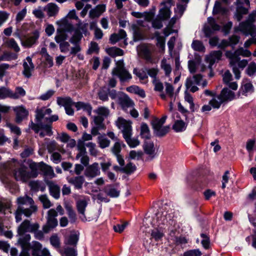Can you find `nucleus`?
Wrapping results in <instances>:
<instances>
[{"label": "nucleus", "mask_w": 256, "mask_h": 256, "mask_svg": "<svg viewBox=\"0 0 256 256\" xmlns=\"http://www.w3.org/2000/svg\"><path fill=\"white\" fill-rule=\"evenodd\" d=\"M39 224L36 222L32 224L28 220H24L17 229L18 246L21 248V252L19 256H29L28 248H30L32 256H52L48 249L42 248V244L38 242L34 241L30 246V236L27 232H32L36 229H38Z\"/></svg>", "instance_id": "obj_1"}, {"label": "nucleus", "mask_w": 256, "mask_h": 256, "mask_svg": "<svg viewBox=\"0 0 256 256\" xmlns=\"http://www.w3.org/2000/svg\"><path fill=\"white\" fill-rule=\"evenodd\" d=\"M9 168L12 170L15 180L22 183L28 182L30 179L36 178L38 172H36V165L35 162L29 164L30 170L21 161L12 158L8 162Z\"/></svg>", "instance_id": "obj_2"}, {"label": "nucleus", "mask_w": 256, "mask_h": 256, "mask_svg": "<svg viewBox=\"0 0 256 256\" xmlns=\"http://www.w3.org/2000/svg\"><path fill=\"white\" fill-rule=\"evenodd\" d=\"M18 208L15 212V218L16 222L22 220V215L24 214L26 217H30L32 214L37 211L38 208L34 204L33 199L25 195L20 196L16 199Z\"/></svg>", "instance_id": "obj_3"}, {"label": "nucleus", "mask_w": 256, "mask_h": 256, "mask_svg": "<svg viewBox=\"0 0 256 256\" xmlns=\"http://www.w3.org/2000/svg\"><path fill=\"white\" fill-rule=\"evenodd\" d=\"M78 22L76 24V28L74 30V32L69 40V42L74 45L71 48L70 52L71 55H75L80 51V42L82 38V34L86 36L89 34L87 28L88 24L83 23L81 20H79Z\"/></svg>", "instance_id": "obj_4"}, {"label": "nucleus", "mask_w": 256, "mask_h": 256, "mask_svg": "<svg viewBox=\"0 0 256 256\" xmlns=\"http://www.w3.org/2000/svg\"><path fill=\"white\" fill-rule=\"evenodd\" d=\"M117 127L121 130L123 137L128 144L132 148H135L140 144L138 138H131L132 135V123L122 118H118L116 121Z\"/></svg>", "instance_id": "obj_5"}, {"label": "nucleus", "mask_w": 256, "mask_h": 256, "mask_svg": "<svg viewBox=\"0 0 256 256\" xmlns=\"http://www.w3.org/2000/svg\"><path fill=\"white\" fill-rule=\"evenodd\" d=\"M256 18V10L248 16V18L244 22L240 23L238 27L235 28V32L240 31L246 36H251L252 38L256 36V27L253 23Z\"/></svg>", "instance_id": "obj_6"}, {"label": "nucleus", "mask_w": 256, "mask_h": 256, "mask_svg": "<svg viewBox=\"0 0 256 256\" xmlns=\"http://www.w3.org/2000/svg\"><path fill=\"white\" fill-rule=\"evenodd\" d=\"M162 8L160 10L158 18L152 22V27L156 29H160L162 27V21L168 20L170 16L172 7V0H167L161 4Z\"/></svg>", "instance_id": "obj_7"}, {"label": "nucleus", "mask_w": 256, "mask_h": 256, "mask_svg": "<svg viewBox=\"0 0 256 256\" xmlns=\"http://www.w3.org/2000/svg\"><path fill=\"white\" fill-rule=\"evenodd\" d=\"M58 214L60 215H63L64 214V209L60 204L56 206V210L50 208L48 211L46 217V223L42 227L44 232H48L58 225V222L56 218Z\"/></svg>", "instance_id": "obj_8"}, {"label": "nucleus", "mask_w": 256, "mask_h": 256, "mask_svg": "<svg viewBox=\"0 0 256 256\" xmlns=\"http://www.w3.org/2000/svg\"><path fill=\"white\" fill-rule=\"evenodd\" d=\"M112 74L113 76H118L122 82L128 80L132 78L130 74L125 68L123 60L116 62V66L113 68Z\"/></svg>", "instance_id": "obj_9"}, {"label": "nucleus", "mask_w": 256, "mask_h": 256, "mask_svg": "<svg viewBox=\"0 0 256 256\" xmlns=\"http://www.w3.org/2000/svg\"><path fill=\"white\" fill-rule=\"evenodd\" d=\"M225 54L226 58L231 60V63L234 64V62L240 59V56H242L244 57H250L252 55V52L249 50L244 49L241 47L238 48L234 52L228 50L226 52Z\"/></svg>", "instance_id": "obj_10"}, {"label": "nucleus", "mask_w": 256, "mask_h": 256, "mask_svg": "<svg viewBox=\"0 0 256 256\" xmlns=\"http://www.w3.org/2000/svg\"><path fill=\"white\" fill-rule=\"evenodd\" d=\"M171 217L167 212L158 211L154 218L152 224L154 226H162L166 224L168 220H170Z\"/></svg>", "instance_id": "obj_11"}, {"label": "nucleus", "mask_w": 256, "mask_h": 256, "mask_svg": "<svg viewBox=\"0 0 256 256\" xmlns=\"http://www.w3.org/2000/svg\"><path fill=\"white\" fill-rule=\"evenodd\" d=\"M220 30V26L216 23L215 20L212 17L208 18V24H206L203 28V31L206 37H210L214 32Z\"/></svg>", "instance_id": "obj_12"}, {"label": "nucleus", "mask_w": 256, "mask_h": 256, "mask_svg": "<svg viewBox=\"0 0 256 256\" xmlns=\"http://www.w3.org/2000/svg\"><path fill=\"white\" fill-rule=\"evenodd\" d=\"M202 80V76L200 74L194 75L192 77H189L186 78V86L188 90L190 92H194L198 90V88L196 85H200V82Z\"/></svg>", "instance_id": "obj_13"}, {"label": "nucleus", "mask_w": 256, "mask_h": 256, "mask_svg": "<svg viewBox=\"0 0 256 256\" xmlns=\"http://www.w3.org/2000/svg\"><path fill=\"white\" fill-rule=\"evenodd\" d=\"M56 102L60 106H64L66 112L68 115L72 116L74 114V110L72 108V106H74V102L70 98L58 97L56 100Z\"/></svg>", "instance_id": "obj_14"}, {"label": "nucleus", "mask_w": 256, "mask_h": 256, "mask_svg": "<svg viewBox=\"0 0 256 256\" xmlns=\"http://www.w3.org/2000/svg\"><path fill=\"white\" fill-rule=\"evenodd\" d=\"M172 118L174 120L172 127L174 132H182L186 130L188 124L180 119L178 112H173Z\"/></svg>", "instance_id": "obj_15"}, {"label": "nucleus", "mask_w": 256, "mask_h": 256, "mask_svg": "<svg viewBox=\"0 0 256 256\" xmlns=\"http://www.w3.org/2000/svg\"><path fill=\"white\" fill-rule=\"evenodd\" d=\"M78 152L76 156V159L80 160L82 164L84 166H86L89 163V157L87 155L86 148L84 144L82 142H78L77 146Z\"/></svg>", "instance_id": "obj_16"}, {"label": "nucleus", "mask_w": 256, "mask_h": 256, "mask_svg": "<svg viewBox=\"0 0 256 256\" xmlns=\"http://www.w3.org/2000/svg\"><path fill=\"white\" fill-rule=\"evenodd\" d=\"M90 199L87 196H84L76 201V205L78 212L80 215V218L82 221L86 220L84 214L86 208L88 206Z\"/></svg>", "instance_id": "obj_17"}, {"label": "nucleus", "mask_w": 256, "mask_h": 256, "mask_svg": "<svg viewBox=\"0 0 256 256\" xmlns=\"http://www.w3.org/2000/svg\"><path fill=\"white\" fill-rule=\"evenodd\" d=\"M234 64L231 63V60H230V64L232 69V72L234 74L235 78L236 79H239L240 77V69L243 70L248 64V61L246 60H242L240 59L237 62H236Z\"/></svg>", "instance_id": "obj_18"}, {"label": "nucleus", "mask_w": 256, "mask_h": 256, "mask_svg": "<svg viewBox=\"0 0 256 256\" xmlns=\"http://www.w3.org/2000/svg\"><path fill=\"white\" fill-rule=\"evenodd\" d=\"M35 164L36 165L37 172H38V170H40L44 176L48 178H52L56 177V174L52 166L46 164L44 162H35Z\"/></svg>", "instance_id": "obj_19"}, {"label": "nucleus", "mask_w": 256, "mask_h": 256, "mask_svg": "<svg viewBox=\"0 0 256 256\" xmlns=\"http://www.w3.org/2000/svg\"><path fill=\"white\" fill-rule=\"evenodd\" d=\"M100 171L99 164L97 162H94L88 166L86 169L84 175L89 178H94L100 174Z\"/></svg>", "instance_id": "obj_20"}, {"label": "nucleus", "mask_w": 256, "mask_h": 256, "mask_svg": "<svg viewBox=\"0 0 256 256\" xmlns=\"http://www.w3.org/2000/svg\"><path fill=\"white\" fill-rule=\"evenodd\" d=\"M222 56V52L220 50L212 51L206 56V60L209 63L208 68L212 70L214 64L218 62Z\"/></svg>", "instance_id": "obj_21"}, {"label": "nucleus", "mask_w": 256, "mask_h": 256, "mask_svg": "<svg viewBox=\"0 0 256 256\" xmlns=\"http://www.w3.org/2000/svg\"><path fill=\"white\" fill-rule=\"evenodd\" d=\"M24 70L22 74L27 78L32 76V72L34 70V66L32 62V58L30 56H27L23 62Z\"/></svg>", "instance_id": "obj_22"}, {"label": "nucleus", "mask_w": 256, "mask_h": 256, "mask_svg": "<svg viewBox=\"0 0 256 256\" xmlns=\"http://www.w3.org/2000/svg\"><path fill=\"white\" fill-rule=\"evenodd\" d=\"M14 110L16 115L15 121L18 124L26 118L28 114V112L22 106L14 108Z\"/></svg>", "instance_id": "obj_23"}, {"label": "nucleus", "mask_w": 256, "mask_h": 256, "mask_svg": "<svg viewBox=\"0 0 256 256\" xmlns=\"http://www.w3.org/2000/svg\"><path fill=\"white\" fill-rule=\"evenodd\" d=\"M39 37L40 34L38 32L35 30L31 35L26 38L24 40H22L21 44L24 47H31L36 43Z\"/></svg>", "instance_id": "obj_24"}, {"label": "nucleus", "mask_w": 256, "mask_h": 256, "mask_svg": "<svg viewBox=\"0 0 256 256\" xmlns=\"http://www.w3.org/2000/svg\"><path fill=\"white\" fill-rule=\"evenodd\" d=\"M144 152L148 155L150 160H152L157 156V153L153 142L150 141L145 142L144 144Z\"/></svg>", "instance_id": "obj_25"}, {"label": "nucleus", "mask_w": 256, "mask_h": 256, "mask_svg": "<svg viewBox=\"0 0 256 256\" xmlns=\"http://www.w3.org/2000/svg\"><path fill=\"white\" fill-rule=\"evenodd\" d=\"M46 184L48 187L50 194L54 198L58 199L60 196V187L52 181H48Z\"/></svg>", "instance_id": "obj_26"}, {"label": "nucleus", "mask_w": 256, "mask_h": 256, "mask_svg": "<svg viewBox=\"0 0 256 256\" xmlns=\"http://www.w3.org/2000/svg\"><path fill=\"white\" fill-rule=\"evenodd\" d=\"M106 10V5L98 4L94 8H92L89 12V17L92 19L100 16Z\"/></svg>", "instance_id": "obj_27"}, {"label": "nucleus", "mask_w": 256, "mask_h": 256, "mask_svg": "<svg viewBox=\"0 0 256 256\" xmlns=\"http://www.w3.org/2000/svg\"><path fill=\"white\" fill-rule=\"evenodd\" d=\"M52 112V110L50 108H46V107L37 108L36 110V118L37 122H40L46 115H50Z\"/></svg>", "instance_id": "obj_28"}, {"label": "nucleus", "mask_w": 256, "mask_h": 256, "mask_svg": "<svg viewBox=\"0 0 256 256\" xmlns=\"http://www.w3.org/2000/svg\"><path fill=\"white\" fill-rule=\"evenodd\" d=\"M138 51L140 55L148 61L152 60V52L150 48L146 45H142L138 47Z\"/></svg>", "instance_id": "obj_29"}, {"label": "nucleus", "mask_w": 256, "mask_h": 256, "mask_svg": "<svg viewBox=\"0 0 256 256\" xmlns=\"http://www.w3.org/2000/svg\"><path fill=\"white\" fill-rule=\"evenodd\" d=\"M28 186L30 190L34 192H38L39 190L44 192L46 189L44 183L40 180H32L30 182Z\"/></svg>", "instance_id": "obj_30"}, {"label": "nucleus", "mask_w": 256, "mask_h": 256, "mask_svg": "<svg viewBox=\"0 0 256 256\" xmlns=\"http://www.w3.org/2000/svg\"><path fill=\"white\" fill-rule=\"evenodd\" d=\"M44 10H46L48 16H55L58 12L59 8L54 3H49L44 8Z\"/></svg>", "instance_id": "obj_31"}, {"label": "nucleus", "mask_w": 256, "mask_h": 256, "mask_svg": "<svg viewBox=\"0 0 256 256\" xmlns=\"http://www.w3.org/2000/svg\"><path fill=\"white\" fill-rule=\"evenodd\" d=\"M220 94L224 102L231 101L235 98L234 92L228 88H224Z\"/></svg>", "instance_id": "obj_32"}, {"label": "nucleus", "mask_w": 256, "mask_h": 256, "mask_svg": "<svg viewBox=\"0 0 256 256\" xmlns=\"http://www.w3.org/2000/svg\"><path fill=\"white\" fill-rule=\"evenodd\" d=\"M152 230L151 236L156 240H160L164 236V228L162 226H154Z\"/></svg>", "instance_id": "obj_33"}, {"label": "nucleus", "mask_w": 256, "mask_h": 256, "mask_svg": "<svg viewBox=\"0 0 256 256\" xmlns=\"http://www.w3.org/2000/svg\"><path fill=\"white\" fill-rule=\"evenodd\" d=\"M126 36V32L123 30H120L118 34H113L110 36V41L112 44H114L119 40L124 39Z\"/></svg>", "instance_id": "obj_34"}, {"label": "nucleus", "mask_w": 256, "mask_h": 256, "mask_svg": "<svg viewBox=\"0 0 256 256\" xmlns=\"http://www.w3.org/2000/svg\"><path fill=\"white\" fill-rule=\"evenodd\" d=\"M84 182V178L82 176L71 178L69 180V182L73 184L76 189H80L82 186Z\"/></svg>", "instance_id": "obj_35"}, {"label": "nucleus", "mask_w": 256, "mask_h": 256, "mask_svg": "<svg viewBox=\"0 0 256 256\" xmlns=\"http://www.w3.org/2000/svg\"><path fill=\"white\" fill-rule=\"evenodd\" d=\"M254 91V88L250 82H246L243 84L240 90V92L244 96L250 94L252 93Z\"/></svg>", "instance_id": "obj_36"}, {"label": "nucleus", "mask_w": 256, "mask_h": 256, "mask_svg": "<svg viewBox=\"0 0 256 256\" xmlns=\"http://www.w3.org/2000/svg\"><path fill=\"white\" fill-rule=\"evenodd\" d=\"M106 194L112 198H117L120 195V191L114 188L112 185H108L104 188Z\"/></svg>", "instance_id": "obj_37"}, {"label": "nucleus", "mask_w": 256, "mask_h": 256, "mask_svg": "<svg viewBox=\"0 0 256 256\" xmlns=\"http://www.w3.org/2000/svg\"><path fill=\"white\" fill-rule=\"evenodd\" d=\"M60 26L62 32H71L74 31L73 25L68 22L66 19L62 20L60 22Z\"/></svg>", "instance_id": "obj_38"}, {"label": "nucleus", "mask_w": 256, "mask_h": 256, "mask_svg": "<svg viewBox=\"0 0 256 256\" xmlns=\"http://www.w3.org/2000/svg\"><path fill=\"white\" fill-rule=\"evenodd\" d=\"M106 53L112 57L121 56L124 54V51L114 46L106 49Z\"/></svg>", "instance_id": "obj_39"}, {"label": "nucleus", "mask_w": 256, "mask_h": 256, "mask_svg": "<svg viewBox=\"0 0 256 256\" xmlns=\"http://www.w3.org/2000/svg\"><path fill=\"white\" fill-rule=\"evenodd\" d=\"M224 102L222 96L220 94L214 96L212 97V99L210 101V104L214 108H219L221 104Z\"/></svg>", "instance_id": "obj_40"}, {"label": "nucleus", "mask_w": 256, "mask_h": 256, "mask_svg": "<svg viewBox=\"0 0 256 256\" xmlns=\"http://www.w3.org/2000/svg\"><path fill=\"white\" fill-rule=\"evenodd\" d=\"M118 100L119 104L122 108H128L132 104L130 99L125 95H121Z\"/></svg>", "instance_id": "obj_41"}, {"label": "nucleus", "mask_w": 256, "mask_h": 256, "mask_svg": "<svg viewBox=\"0 0 256 256\" xmlns=\"http://www.w3.org/2000/svg\"><path fill=\"white\" fill-rule=\"evenodd\" d=\"M160 68L164 72L165 76H169L172 69L170 64L167 62V60L165 58L161 60Z\"/></svg>", "instance_id": "obj_42"}, {"label": "nucleus", "mask_w": 256, "mask_h": 256, "mask_svg": "<svg viewBox=\"0 0 256 256\" xmlns=\"http://www.w3.org/2000/svg\"><path fill=\"white\" fill-rule=\"evenodd\" d=\"M128 92L138 94L142 98H144L146 94L144 91L136 86H132L126 88Z\"/></svg>", "instance_id": "obj_43"}, {"label": "nucleus", "mask_w": 256, "mask_h": 256, "mask_svg": "<svg viewBox=\"0 0 256 256\" xmlns=\"http://www.w3.org/2000/svg\"><path fill=\"white\" fill-rule=\"evenodd\" d=\"M166 116H164L160 119L154 118L152 122V124L154 130L162 126L166 122Z\"/></svg>", "instance_id": "obj_44"}, {"label": "nucleus", "mask_w": 256, "mask_h": 256, "mask_svg": "<svg viewBox=\"0 0 256 256\" xmlns=\"http://www.w3.org/2000/svg\"><path fill=\"white\" fill-rule=\"evenodd\" d=\"M191 46L192 48L195 51L200 52H205V47L203 43L200 40H194L192 42Z\"/></svg>", "instance_id": "obj_45"}, {"label": "nucleus", "mask_w": 256, "mask_h": 256, "mask_svg": "<svg viewBox=\"0 0 256 256\" xmlns=\"http://www.w3.org/2000/svg\"><path fill=\"white\" fill-rule=\"evenodd\" d=\"M67 39V34L64 32L58 29L56 30V34L54 37L56 42L60 44V42L66 41Z\"/></svg>", "instance_id": "obj_46"}, {"label": "nucleus", "mask_w": 256, "mask_h": 256, "mask_svg": "<svg viewBox=\"0 0 256 256\" xmlns=\"http://www.w3.org/2000/svg\"><path fill=\"white\" fill-rule=\"evenodd\" d=\"M140 136L148 140L150 138V132L148 126L146 123H142L140 126Z\"/></svg>", "instance_id": "obj_47"}, {"label": "nucleus", "mask_w": 256, "mask_h": 256, "mask_svg": "<svg viewBox=\"0 0 256 256\" xmlns=\"http://www.w3.org/2000/svg\"><path fill=\"white\" fill-rule=\"evenodd\" d=\"M78 240V235L72 233L66 240V243L69 245L76 246Z\"/></svg>", "instance_id": "obj_48"}, {"label": "nucleus", "mask_w": 256, "mask_h": 256, "mask_svg": "<svg viewBox=\"0 0 256 256\" xmlns=\"http://www.w3.org/2000/svg\"><path fill=\"white\" fill-rule=\"evenodd\" d=\"M26 95V91L22 87H17L16 88L15 92L12 91L11 98L18 99L20 96H24Z\"/></svg>", "instance_id": "obj_49"}, {"label": "nucleus", "mask_w": 256, "mask_h": 256, "mask_svg": "<svg viewBox=\"0 0 256 256\" xmlns=\"http://www.w3.org/2000/svg\"><path fill=\"white\" fill-rule=\"evenodd\" d=\"M132 15L136 18H144L145 20L147 21H150L152 18L153 16L146 12L142 13L140 12H132L131 13Z\"/></svg>", "instance_id": "obj_50"}, {"label": "nucleus", "mask_w": 256, "mask_h": 256, "mask_svg": "<svg viewBox=\"0 0 256 256\" xmlns=\"http://www.w3.org/2000/svg\"><path fill=\"white\" fill-rule=\"evenodd\" d=\"M99 98L102 101H108V88L104 87L100 90L98 93Z\"/></svg>", "instance_id": "obj_51"}, {"label": "nucleus", "mask_w": 256, "mask_h": 256, "mask_svg": "<svg viewBox=\"0 0 256 256\" xmlns=\"http://www.w3.org/2000/svg\"><path fill=\"white\" fill-rule=\"evenodd\" d=\"M98 143L102 148H104L109 146L110 140L106 136H100L98 137Z\"/></svg>", "instance_id": "obj_52"}, {"label": "nucleus", "mask_w": 256, "mask_h": 256, "mask_svg": "<svg viewBox=\"0 0 256 256\" xmlns=\"http://www.w3.org/2000/svg\"><path fill=\"white\" fill-rule=\"evenodd\" d=\"M12 90L4 86L0 88V100L7 98H11Z\"/></svg>", "instance_id": "obj_53"}, {"label": "nucleus", "mask_w": 256, "mask_h": 256, "mask_svg": "<svg viewBox=\"0 0 256 256\" xmlns=\"http://www.w3.org/2000/svg\"><path fill=\"white\" fill-rule=\"evenodd\" d=\"M38 198L40 202L42 204L44 208H48L52 206L51 202L46 194L40 195Z\"/></svg>", "instance_id": "obj_54"}, {"label": "nucleus", "mask_w": 256, "mask_h": 256, "mask_svg": "<svg viewBox=\"0 0 256 256\" xmlns=\"http://www.w3.org/2000/svg\"><path fill=\"white\" fill-rule=\"evenodd\" d=\"M184 100L190 104V108L192 112L195 111V105L192 96L187 92L184 94Z\"/></svg>", "instance_id": "obj_55"}, {"label": "nucleus", "mask_w": 256, "mask_h": 256, "mask_svg": "<svg viewBox=\"0 0 256 256\" xmlns=\"http://www.w3.org/2000/svg\"><path fill=\"white\" fill-rule=\"evenodd\" d=\"M154 36L156 40V45L162 50L164 48L165 42L162 36H160L159 32H156L154 33Z\"/></svg>", "instance_id": "obj_56"}, {"label": "nucleus", "mask_w": 256, "mask_h": 256, "mask_svg": "<svg viewBox=\"0 0 256 256\" xmlns=\"http://www.w3.org/2000/svg\"><path fill=\"white\" fill-rule=\"evenodd\" d=\"M95 112L99 116L104 118L107 117L110 114V110L108 108L102 106H99Z\"/></svg>", "instance_id": "obj_57"}, {"label": "nucleus", "mask_w": 256, "mask_h": 256, "mask_svg": "<svg viewBox=\"0 0 256 256\" xmlns=\"http://www.w3.org/2000/svg\"><path fill=\"white\" fill-rule=\"evenodd\" d=\"M136 169L135 165L132 162H129L125 166H123L120 170L124 173L130 174L133 172Z\"/></svg>", "instance_id": "obj_58"}, {"label": "nucleus", "mask_w": 256, "mask_h": 256, "mask_svg": "<svg viewBox=\"0 0 256 256\" xmlns=\"http://www.w3.org/2000/svg\"><path fill=\"white\" fill-rule=\"evenodd\" d=\"M122 144V142H120V140L116 142L112 148V152L114 156L120 154Z\"/></svg>", "instance_id": "obj_59"}, {"label": "nucleus", "mask_w": 256, "mask_h": 256, "mask_svg": "<svg viewBox=\"0 0 256 256\" xmlns=\"http://www.w3.org/2000/svg\"><path fill=\"white\" fill-rule=\"evenodd\" d=\"M59 45L60 49L62 52L66 53L68 52H70L72 48H70V44L68 42L64 41L62 42H60ZM70 54H71L70 53Z\"/></svg>", "instance_id": "obj_60"}, {"label": "nucleus", "mask_w": 256, "mask_h": 256, "mask_svg": "<svg viewBox=\"0 0 256 256\" xmlns=\"http://www.w3.org/2000/svg\"><path fill=\"white\" fill-rule=\"evenodd\" d=\"M169 126H162L154 130L156 134L158 136H162L167 134L169 130Z\"/></svg>", "instance_id": "obj_61"}, {"label": "nucleus", "mask_w": 256, "mask_h": 256, "mask_svg": "<svg viewBox=\"0 0 256 256\" xmlns=\"http://www.w3.org/2000/svg\"><path fill=\"white\" fill-rule=\"evenodd\" d=\"M8 47L13 49L16 52L20 51V48L18 44L14 38H10L7 42Z\"/></svg>", "instance_id": "obj_62"}, {"label": "nucleus", "mask_w": 256, "mask_h": 256, "mask_svg": "<svg viewBox=\"0 0 256 256\" xmlns=\"http://www.w3.org/2000/svg\"><path fill=\"white\" fill-rule=\"evenodd\" d=\"M202 253L199 249L190 250L185 252L184 256H202Z\"/></svg>", "instance_id": "obj_63"}, {"label": "nucleus", "mask_w": 256, "mask_h": 256, "mask_svg": "<svg viewBox=\"0 0 256 256\" xmlns=\"http://www.w3.org/2000/svg\"><path fill=\"white\" fill-rule=\"evenodd\" d=\"M246 73L250 76H252L256 73V64L251 62L246 69Z\"/></svg>", "instance_id": "obj_64"}]
</instances>
